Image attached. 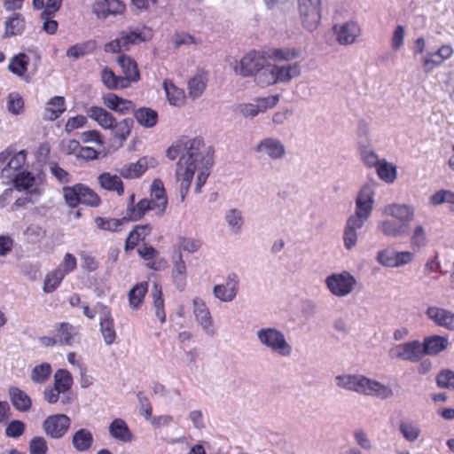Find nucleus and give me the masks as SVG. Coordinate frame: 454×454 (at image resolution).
<instances>
[{"mask_svg":"<svg viewBox=\"0 0 454 454\" xmlns=\"http://www.w3.org/2000/svg\"><path fill=\"white\" fill-rule=\"evenodd\" d=\"M73 445L78 451L89 450L93 442V436L87 429H80L73 436Z\"/></svg>","mask_w":454,"mask_h":454,"instance_id":"37998d69","label":"nucleus"},{"mask_svg":"<svg viewBox=\"0 0 454 454\" xmlns=\"http://www.w3.org/2000/svg\"><path fill=\"white\" fill-rule=\"evenodd\" d=\"M66 111L65 99L63 97L55 96L50 98L44 106L43 119L44 121H55Z\"/></svg>","mask_w":454,"mask_h":454,"instance_id":"cd10ccee","label":"nucleus"},{"mask_svg":"<svg viewBox=\"0 0 454 454\" xmlns=\"http://www.w3.org/2000/svg\"><path fill=\"white\" fill-rule=\"evenodd\" d=\"M152 210L153 206L150 204L148 199L139 200L134 207L127 209V215L132 221H138L145 215L146 212Z\"/></svg>","mask_w":454,"mask_h":454,"instance_id":"3c124183","label":"nucleus"},{"mask_svg":"<svg viewBox=\"0 0 454 454\" xmlns=\"http://www.w3.org/2000/svg\"><path fill=\"white\" fill-rule=\"evenodd\" d=\"M391 217H387L380 221L377 224V230L384 236L395 239L405 236L408 233V229L403 223Z\"/></svg>","mask_w":454,"mask_h":454,"instance_id":"393cba45","label":"nucleus"},{"mask_svg":"<svg viewBox=\"0 0 454 454\" xmlns=\"http://www.w3.org/2000/svg\"><path fill=\"white\" fill-rule=\"evenodd\" d=\"M134 121L130 118H124L120 121H114L113 129V136L119 139L121 143L126 141L130 136Z\"/></svg>","mask_w":454,"mask_h":454,"instance_id":"a19ab883","label":"nucleus"},{"mask_svg":"<svg viewBox=\"0 0 454 454\" xmlns=\"http://www.w3.org/2000/svg\"><path fill=\"white\" fill-rule=\"evenodd\" d=\"M337 386L357 394L377 397L381 400L394 396L393 389L383 383L363 375L344 374L335 378Z\"/></svg>","mask_w":454,"mask_h":454,"instance_id":"7ed1b4c3","label":"nucleus"},{"mask_svg":"<svg viewBox=\"0 0 454 454\" xmlns=\"http://www.w3.org/2000/svg\"><path fill=\"white\" fill-rule=\"evenodd\" d=\"M121 176L114 174L109 171L100 173L97 181L99 187L105 191L116 192L118 196L124 194V184L121 180Z\"/></svg>","mask_w":454,"mask_h":454,"instance_id":"5701e85b","label":"nucleus"},{"mask_svg":"<svg viewBox=\"0 0 454 454\" xmlns=\"http://www.w3.org/2000/svg\"><path fill=\"white\" fill-rule=\"evenodd\" d=\"M27 160V152L20 150L15 152L10 148H7L0 153V164L5 163L6 165L3 168L1 175L6 179H11L18 172H20V168L25 165Z\"/></svg>","mask_w":454,"mask_h":454,"instance_id":"9b49d317","label":"nucleus"},{"mask_svg":"<svg viewBox=\"0 0 454 454\" xmlns=\"http://www.w3.org/2000/svg\"><path fill=\"white\" fill-rule=\"evenodd\" d=\"M239 285V276L233 272L230 273L223 284L215 285L213 287V294L223 302H231L237 296Z\"/></svg>","mask_w":454,"mask_h":454,"instance_id":"2eb2a0df","label":"nucleus"},{"mask_svg":"<svg viewBox=\"0 0 454 454\" xmlns=\"http://www.w3.org/2000/svg\"><path fill=\"white\" fill-rule=\"evenodd\" d=\"M150 204L153 206V211L155 212L157 215H163L167 205H168V198L166 194V191L163 185V183L155 179L150 187V199H148Z\"/></svg>","mask_w":454,"mask_h":454,"instance_id":"a211bd4d","label":"nucleus"},{"mask_svg":"<svg viewBox=\"0 0 454 454\" xmlns=\"http://www.w3.org/2000/svg\"><path fill=\"white\" fill-rule=\"evenodd\" d=\"M8 391L15 409L20 411H27L31 408V399L24 391L17 387H10Z\"/></svg>","mask_w":454,"mask_h":454,"instance_id":"4c0bfd02","label":"nucleus"},{"mask_svg":"<svg viewBox=\"0 0 454 454\" xmlns=\"http://www.w3.org/2000/svg\"><path fill=\"white\" fill-rule=\"evenodd\" d=\"M325 282L329 292L339 298L349 295L357 284L356 278L347 270L329 275Z\"/></svg>","mask_w":454,"mask_h":454,"instance_id":"6e6552de","label":"nucleus"},{"mask_svg":"<svg viewBox=\"0 0 454 454\" xmlns=\"http://www.w3.org/2000/svg\"><path fill=\"white\" fill-rule=\"evenodd\" d=\"M200 246V241L192 238L180 237L177 241L178 249L189 254L197 252Z\"/></svg>","mask_w":454,"mask_h":454,"instance_id":"052dcab7","label":"nucleus"},{"mask_svg":"<svg viewBox=\"0 0 454 454\" xmlns=\"http://www.w3.org/2000/svg\"><path fill=\"white\" fill-rule=\"evenodd\" d=\"M118 64L121 66L124 77L127 79L128 87L130 82H136L140 79V74L137 63L129 56L121 55L117 59Z\"/></svg>","mask_w":454,"mask_h":454,"instance_id":"7c9ffc66","label":"nucleus"},{"mask_svg":"<svg viewBox=\"0 0 454 454\" xmlns=\"http://www.w3.org/2000/svg\"><path fill=\"white\" fill-rule=\"evenodd\" d=\"M51 373V366L50 364L43 363L33 368L31 372V380L36 384L45 383Z\"/></svg>","mask_w":454,"mask_h":454,"instance_id":"864d4df0","label":"nucleus"},{"mask_svg":"<svg viewBox=\"0 0 454 454\" xmlns=\"http://www.w3.org/2000/svg\"><path fill=\"white\" fill-rule=\"evenodd\" d=\"M389 355L393 358L415 362L423 356V349L420 342H401L390 348Z\"/></svg>","mask_w":454,"mask_h":454,"instance_id":"f3484780","label":"nucleus"},{"mask_svg":"<svg viewBox=\"0 0 454 454\" xmlns=\"http://www.w3.org/2000/svg\"><path fill=\"white\" fill-rule=\"evenodd\" d=\"M335 42L341 46H348L358 42L363 30L359 22L355 19L346 21H335L332 27Z\"/></svg>","mask_w":454,"mask_h":454,"instance_id":"0eeeda50","label":"nucleus"},{"mask_svg":"<svg viewBox=\"0 0 454 454\" xmlns=\"http://www.w3.org/2000/svg\"><path fill=\"white\" fill-rule=\"evenodd\" d=\"M382 214L386 217H391L403 223L408 229V225L415 218V207L403 203H390L382 208Z\"/></svg>","mask_w":454,"mask_h":454,"instance_id":"ddd939ff","label":"nucleus"},{"mask_svg":"<svg viewBox=\"0 0 454 454\" xmlns=\"http://www.w3.org/2000/svg\"><path fill=\"white\" fill-rule=\"evenodd\" d=\"M25 27L23 18L19 13H14L5 21V35L12 36L22 33Z\"/></svg>","mask_w":454,"mask_h":454,"instance_id":"09e8293b","label":"nucleus"},{"mask_svg":"<svg viewBox=\"0 0 454 454\" xmlns=\"http://www.w3.org/2000/svg\"><path fill=\"white\" fill-rule=\"evenodd\" d=\"M365 222L348 217L343 231V245L346 250H352L358 242L357 230L363 228Z\"/></svg>","mask_w":454,"mask_h":454,"instance_id":"b1692460","label":"nucleus"},{"mask_svg":"<svg viewBox=\"0 0 454 454\" xmlns=\"http://www.w3.org/2000/svg\"><path fill=\"white\" fill-rule=\"evenodd\" d=\"M73 384L71 373L64 369L58 370L54 374V386L57 389L67 392Z\"/></svg>","mask_w":454,"mask_h":454,"instance_id":"5fc2aeb1","label":"nucleus"},{"mask_svg":"<svg viewBox=\"0 0 454 454\" xmlns=\"http://www.w3.org/2000/svg\"><path fill=\"white\" fill-rule=\"evenodd\" d=\"M7 110L12 115H20L25 111V102L18 92H11L7 96Z\"/></svg>","mask_w":454,"mask_h":454,"instance_id":"8fccbe9b","label":"nucleus"},{"mask_svg":"<svg viewBox=\"0 0 454 454\" xmlns=\"http://www.w3.org/2000/svg\"><path fill=\"white\" fill-rule=\"evenodd\" d=\"M101 82L108 90H118L128 88L127 79L116 75L109 67H105L101 71Z\"/></svg>","mask_w":454,"mask_h":454,"instance_id":"e433bc0d","label":"nucleus"},{"mask_svg":"<svg viewBox=\"0 0 454 454\" xmlns=\"http://www.w3.org/2000/svg\"><path fill=\"white\" fill-rule=\"evenodd\" d=\"M377 182L370 180L366 182L359 190L356 199L355 213L350 217L366 222L373 209L375 190Z\"/></svg>","mask_w":454,"mask_h":454,"instance_id":"39448f33","label":"nucleus"},{"mask_svg":"<svg viewBox=\"0 0 454 454\" xmlns=\"http://www.w3.org/2000/svg\"><path fill=\"white\" fill-rule=\"evenodd\" d=\"M437 385L440 387L454 390V372L443 370L436 377Z\"/></svg>","mask_w":454,"mask_h":454,"instance_id":"69168bd1","label":"nucleus"},{"mask_svg":"<svg viewBox=\"0 0 454 454\" xmlns=\"http://www.w3.org/2000/svg\"><path fill=\"white\" fill-rule=\"evenodd\" d=\"M125 222L124 219H114V218H104V217H97L95 219V224L98 229L108 231H117L120 230V227Z\"/></svg>","mask_w":454,"mask_h":454,"instance_id":"13d9d810","label":"nucleus"},{"mask_svg":"<svg viewBox=\"0 0 454 454\" xmlns=\"http://www.w3.org/2000/svg\"><path fill=\"white\" fill-rule=\"evenodd\" d=\"M70 423V419L67 415L55 414L46 418L43 423V428L47 435L59 439L67 433Z\"/></svg>","mask_w":454,"mask_h":454,"instance_id":"4468645a","label":"nucleus"},{"mask_svg":"<svg viewBox=\"0 0 454 454\" xmlns=\"http://www.w3.org/2000/svg\"><path fill=\"white\" fill-rule=\"evenodd\" d=\"M172 278L176 287L179 291H183L186 286L187 268L181 254L174 262Z\"/></svg>","mask_w":454,"mask_h":454,"instance_id":"58836bf2","label":"nucleus"},{"mask_svg":"<svg viewBox=\"0 0 454 454\" xmlns=\"http://www.w3.org/2000/svg\"><path fill=\"white\" fill-rule=\"evenodd\" d=\"M125 6L120 0H102L93 4V12L98 18H106L110 14H121Z\"/></svg>","mask_w":454,"mask_h":454,"instance_id":"a878e982","label":"nucleus"},{"mask_svg":"<svg viewBox=\"0 0 454 454\" xmlns=\"http://www.w3.org/2000/svg\"><path fill=\"white\" fill-rule=\"evenodd\" d=\"M254 151L263 159L270 160H278L283 159L286 154V149L284 143L277 137H267L260 140Z\"/></svg>","mask_w":454,"mask_h":454,"instance_id":"f8f14e48","label":"nucleus"},{"mask_svg":"<svg viewBox=\"0 0 454 454\" xmlns=\"http://www.w3.org/2000/svg\"><path fill=\"white\" fill-rule=\"evenodd\" d=\"M361 158L363 162L368 167V168H375L380 164L381 160L383 159H380L379 155L371 149H364L361 153Z\"/></svg>","mask_w":454,"mask_h":454,"instance_id":"338daca9","label":"nucleus"},{"mask_svg":"<svg viewBox=\"0 0 454 454\" xmlns=\"http://www.w3.org/2000/svg\"><path fill=\"white\" fill-rule=\"evenodd\" d=\"M65 278L64 272L60 270L55 269L51 272L48 273L44 279L43 292L51 293L53 292L61 283Z\"/></svg>","mask_w":454,"mask_h":454,"instance_id":"6e6d98bb","label":"nucleus"},{"mask_svg":"<svg viewBox=\"0 0 454 454\" xmlns=\"http://www.w3.org/2000/svg\"><path fill=\"white\" fill-rule=\"evenodd\" d=\"M55 331L57 332L56 337L63 340H69L74 338L77 334L76 328L67 323L56 325Z\"/></svg>","mask_w":454,"mask_h":454,"instance_id":"680f3d73","label":"nucleus"},{"mask_svg":"<svg viewBox=\"0 0 454 454\" xmlns=\"http://www.w3.org/2000/svg\"><path fill=\"white\" fill-rule=\"evenodd\" d=\"M110 435L118 441L130 442L133 440V434L128 427L126 422L121 419H115L109 425Z\"/></svg>","mask_w":454,"mask_h":454,"instance_id":"72a5a7b5","label":"nucleus"},{"mask_svg":"<svg viewBox=\"0 0 454 454\" xmlns=\"http://www.w3.org/2000/svg\"><path fill=\"white\" fill-rule=\"evenodd\" d=\"M151 295L153 299V306L155 309L156 317L163 323L166 320V314L164 311V299L162 297L161 286L158 283H153L151 290Z\"/></svg>","mask_w":454,"mask_h":454,"instance_id":"c03bdc74","label":"nucleus"},{"mask_svg":"<svg viewBox=\"0 0 454 454\" xmlns=\"http://www.w3.org/2000/svg\"><path fill=\"white\" fill-rule=\"evenodd\" d=\"M28 63V56L25 53H19L11 59L8 69L13 74L23 77L27 71Z\"/></svg>","mask_w":454,"mask_h":454,"instance_id":"ea45409f","label":"nucleus"},{"mask_svg":"<svg viewBox=\"0 0 454 454\" xmlns=\"http://www.w3.org/2000/svg\"><path fill=\"white\" fill-rule=\"evenodd\" d=\"M193 314L197 322L209 334L214 333L213 318L206 302L200 297L192 300Z\"/></svg>","mask_w":454,"mask_h":454,"instance_id":"4be33fe9","label":"nucleus"},{"mask_svg":"<svg viewBox=\"0 0 454 454\" xmlns=\"http://www.w3.org/2000/svg\"><path fill=\"white\" fill-rule=\"evenodd\" d=\"M448 342H420V348L423 349V356H436L445 350Z\"/></svg>","mask_w":454,"mask_h":454,"instance_id":"0e129e2a","label":"nucleus"},{"mask_svg":"<svg viewBox=\"0 0 454 454\" xmlns=\"http://www.w3.org/2000/svg\"><path fill=\"white\" fill-rule=\"evenodd\" d=\"M157 160L153 157H142L137 162L124 165L120 174L123 178L135 179L140 177L149 168H153Z\"/></svg>","mask_w":454,"mask_h":454,"instance_id":"6ab92c4d","label":"nucleus"},{"mask_svg":"<svg viewBox=\"0 0 454 454\" xmlns=\"http://www.w3.org/2000/svg\"><path fill=\"white\" fill-rule=\"evenodd\" d=\"M377 175L387 184H392L397 176L396 167L387 161L385 159L381 160L380 164L376 168Z\"/></svg>","mask_w":454,"mask_h":454,"instance_id":"a18cd8bd","label":"nucleus"},{"mask_svg":"<svg viewBox=\"0 0 454 454\" xmlns=\"http://www.w3.org/2000/svg\"><path fill=\"white\" fill-rule=\"evenodd\" d=\"M47 443L43 437H34L29 444L30 454H46Z\"/></svg>","mask_w":454,"mask_h":454,"instance_id":"774afa93","label":"nucleus"},{"mask_svg":"<svg viewBox=\"0 0 454 454\" xmlns=\"http://www.w3.org/2000/svg\"><path fill=\"white\" fill-rule=\"evenodd\" d=\"M162 86L166 93L167 100L171 106H181L184 105L186 96L182 89L176 87L170 80H165Z\"/></svg>","mask_w":454,"mask_h":454,"instance_id":"f704fd0d","label":"nucleus"},{"mask_svg":"<svg viewBox=\"0 0 454 454\" xmlns=\"http://www.w3.org/2000/svg\"><path fill=\"white\" fill-rule=\"evenodd\" d=\"M233 71L241 77L254 76V82L261 87H268L278 83L287 84L300 77L302 67L300 62L278 65L267 59L264 51H251L239 60L235 61Z\"/></svg>","mask_w":454,"mask_h":454,"instance_id":"f03ea898","label":"nucleus"},{"mask_svg":"<svg viewBox=\"0 0 454 454\" xmlns=\"http://www.w3.org/2000/svg\"><path fill=\"white\" fill-rule=\"evenodd\" d=\"M207 84V74L199 71L187 82L188 96L192 99L199 98L205 91Z\"/></svg>","mask_w":454,"mask_h":454,"instance_id":"bb28decb","label":"nucleus"},{"mask_svg":"<svg viewBox=\"0 0 454 454\" xmlns=\"http://www.w3.org/2000/svg\"><path fill=\"white\" fill-rule=\"evenodd\" d=\"M133 116L141 127L145 129H152L158 123V113L150 107H139L133 110Z\"/></svg>","mask_w":454,"mask_h":454,"instance_id":"c85d7f7f","label":"nucleus"},{"mask_svg":"<svg viewBox=\"0 0 454 454\" xmlns=\"http://www.w3.org/2000/svg\"><path fill=\"white\" fill-rule=\"evenodd\" d=\"M428 320L436 326L454 332V312L443 307L431 305L426 309Z\"/></svg>","mask_w":454,"mask_h":454,"instance_id":"dca6fc26","label":"nucleus"},{"mask_svg":"<svg viewBox=\"0 0 454 454\" xmlns=\"http://www.w3.org/2000/svg\"><path fill=\"white\" fill-rule=\"evenodd\" d=\"M414 257L411 251H397L392 247H386L378 251L376 261L385 268H400L412 262Z\"/></svg>","mask_w":454,"mask_h":454,"instance_id":"9d476101","label":"nucleus"},{"mask_svg":"<svg viewBox=\"0 0 454 454\" xmlns=\"http://www.w3.org/2000/svg\"><path fill=\"white\" fill-rule=\"evenodd\" d=\"M409 242L411 249L420 250L428 244V235L425 226L418 223L411 229L409 233Z\"/></svg>","mask_w":454,"mask_h":454,"instance_id":"473e14b6","label":"nucleus"},{"mask_svg":"<svg viewBox=\"0 0 454 454\" xmlns=\"http://www.w3.org/2000/svg\"><path fill=\"white\" fill-rule=\"evenodd\" d=\"M278 95H271L264 98H257L252 102L240 103L234 106V112L240 116L253 119L269 109L274 108L278 103Z\"/></svg>","mask_w":454,"mask_h":454,"instance_id":"1a4fd4ad","label":"nucleus"},{"mask_svg":"<svg viewBox=\"0 0 454 454\" xmlns=\"http://www.w3.org/2000/svg\"><path fill=\"white\" fill-rule=\"evenodd\" d=\"M301 26L308 31H315L322 18V0H297Z\"/></svg>","mask_w":454,"mask_h":454,"instance_id":"423d86ee","label":"nucleus"},{"mask_svg":"<svg viewBox=\"0 0 454 454\" xmlns=\"http://www.w3.org/2000/svg\"><path fill=\"white\" fill-rule=\"evenodd\" d=\"M14 187L19 191H28L31 197L37 198L41 194V190L36 185L35 177L28 171L18 172L12 178ZM29 202L33 200L30 198Z\"/></svg>","mask_w":454,"mask_h":454,"instance_id":"412c9836","label":"nucleus"},{"mask_svg":"<svg viewBox=\"0 0 454 454\" xmlns=\"http://www.w3.org/2000/svg\"><path fill=\"white\" fill-rule=\"evenodd\" d=\"M88 115L104 129H110L114 127L115 117L101 106L90 107Z\"/></svg>","mask_w":454,"mask_h":454,"instance_id":"2f4dec72","label":"nucleus"},{"mask_svg":"<svg viewBox=\"0 0 454 454\" xmlns=\"http://www.w3.org/2000/svg\"><path fill=\"white\" fill-rule=\"evenodd\" d=\"M102 102L106 108L120 115H126L132 113L136 106L133 101L119 97L114 93L104 95L102 97Z\"/></svg>","mask_w":454,"mask_h":454,"instance_id":"aec40b11","label":"nucleus"},{"mask_svg":"<svg viewBox=\"0 0 454 454\" xmlns=\"http://www.w3.org/2000/svg\"><path fill=\"white\" fill-rule=\"evenodd\" d=\"M124 46V51L129 50L131 45L137 44L147 40V35L140 31H129L122 33L120 36Z\"/></svg>","mask_w":454,"mask_h":454,"instance_id":"4d7b16f0","label":"nucleus"},{"mask_svg":"<svg viewBox=\"0 0 454 454\" xmlns=\"http://www.w3.org/2000/svg\"><path fill=\"white\" fill-rule=\"evenodd\" d=\"M259 340H285V335L277 328H262L257 332Z\"/></svg>","mask_w":454,"mask_h":454,"instance_id":"e2e57ef3","label":"nucleus"},{"mask_svg":"<svg viewBox=\"0 0 454 454\" xmlns=\"http://www.w3.org/2000/svg\"><path fill=\"white\" fill-rule=\"evenodd\" d=\"M207 148L200 137L179 139L167 150V156L174 160L180 159L176 169V181L184 201L192 181L196 176L195 192H200L208 176L209 160L206 159Z\"/></svg>","mask_w":454,"mask_h":454,"instance_id":"f257e3e1","label":"nucleus"},{"mask_svg":"<svg viewBox=\"0 0 454 454\" xmlns=\"http://www.w3.org/2000/svg\"><path fill=\"white\" fill-rule=\"evenodd\" d=\"M399 429L403 438L411 442L417 441L421 432L419 425L410 421H401Z\"/></svg>","mask_w":454,"mask_h":454,"instance_id":"603ef678","label":"nucleus"},{"mask_svg":"<svg viewBox=\"0 0 454 454\" xmlns=\"http://www.w3.org/2000/svg\"><path fill=\"white\" fill-rule=\"evenodd\" d=\"M95 49V43L92 41L83 42L70 46L67 50V56L69 59H77L83 57L86 54L93 51Z\"/></svg>","mask_w":454,"mask_h":454,"instance_id":"de8ad7c7","label":"nucleus"},{"mask_svg":"<svg viewBox=\"0 0 454 454\" xmlns=\"http://www.w3.org/2000/svg\"><path fill=\"white\" fill-rule=\"evenodd\" d=\"M224 221L231 233L237 235L242 231L245 220L240 210L236 208L228 209L224 215Z\"/></svg>","mask_w":454,"mask_h":454,"instance_id":"c9c22d12","label":"nucleus"},{"mask_svg":"<svg viewBox=\"0 0 454 454\" xmlns=\"http://www.w3.org/2000/svg\"><path fill=\"white\" fill-rule=\"evenodd\" d=\"M267 59L274 61H292L301 56V51L294 47H274L264 51Z\"/></svg>","mask_w":454,"mask_h":454,"instance_id":"c756f323","label":"nucleus"},{"mask_svg":"<svg viewBox=\"0 0 454 454\" xmlns=\"http://www.w3.org/2000/svg\"><path fill=\"white\" fill-rule=\"evenodd\" d=\"M100 328L105 339H114L115 332L114 330L113 320L107 310L103 311L100 317Z\"/></svg>","mask_w":454,"mask_h":454,"instance_id":"bf43d9fd","label":"nucleus"},{"mask_svg":"<svg viewBox=\"0 0 454 454\" xmlns=\"http://www.w3.org/2000/svg\"><path fill=\"white\" fill-rule=\"evenodd\" d=\"M63 196L66 203L71 207H75L80 203L98 207L101 202L96 192L82 184L64 187Z\"/></svg>","mask_w":454,"mask_h":454,"instance_id":"20e7f679","label":"nucleus"},{"mask_svg":"<svg viewBox=\"0 0 454 454\" xmlns=\"http://www.w3.org/2000/svg\"><path fill=\"white\" fill-rule=\"evenodd\" d=\"M148 290L146 282H141L134 286L129 292V303L131 309H137L143 303Z\"/></svg>","mask_w":454,"mask_h":454,"instance_id":"79ce46f5","label":"nucleus"},{"mask_svg":"<svg viewBox=\"0 0 454 454\" xmlns=\"http://www.w3.org/2000/svg\"><path fill=\"white\" fill-rule=\"evenodd\" d=\"M151 228L149 225H137L136 226L129 234L125 248L126 249H133L137 244L144 239L150 232Z\"/></svg>","mask_w":454,"mask_h":454,"instance_id":"49530a36","label":"nucleus"}]
</instances>
